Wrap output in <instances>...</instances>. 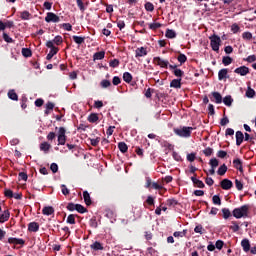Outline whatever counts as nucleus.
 <instances>
[{
  "label": "nucleus",
  "mask_w": 256,
  "mask_h": 256,
  "mask_svg": "<svg viewBox=\"0 0 256 256\" xmlns=\"http://www.w3.org/2000/svg\"><path fill=\"white\" fill-rule=\"evenodd\" d=\"M225 173H227V166L223 164L218 169V175H225Z\"/></svg>",
  "instance_id": "e433bc0d"
},
{
  "label": "nucleus",
  "mask_w": 256,
  "mask_h": 256,
  "mask_svg": "<svg viewBox=\"0 0 256 256\" xmlns=\"http://www.w3.org/2000/svg\"><path fill=\"white\" fill-rule=\"evenodd\" d=\"M51 149V144L47 142H43L40 144V150L44 153H49V150Z\"/></svg>",
  "instance_id": "a211bd4d"
},
{
  "label": "nucleus",
  "mask_w": 256,
  "mask_h": 256,
  "mask_svg": "<svg viewBox=\"0 0 256 256\" xmlns=\"http://www.w3.org/2000/svg\"><path fill=\"white\" fill-rule=\"evenodd\" d=\"M145 9H146V11H154L155 6H153V3L147 2L145 4Z\"/></svg>",
  "instance_id": "09e8293b"
},
{
  "label": "nucleus",
  "mask_w": 256,
  "mask_h": 256,
  "mask_svg": "<svg viewBox=\"0 0 256 256\" xmlns=\"http://www.w3.org/2000/svg\"><path fill=\"white\" fill-rule=\"evenodd\" d=\"M8 243L11 245H25V240L21 238H8Z\"/></svg>",
  "instance_id": "1a4fd4ad"
},
{
  "label": "nucleus",
  "mask_w": 256,
  "mask_h": 256,
  "mask_svg": "<svg viewBox=\"0 0 256 256\" xmlns=\"http://www.w3.org/2000/svg\"><path fill=\"white\" fill-rule=\"evenodd\" d=\"M191 180L194 183V185L198 186L200 189H203V187H205L203 181L197 179L196 177H192Z\"/></svg>",
  "instance_id": "4be33fe9"
},
{
  "label": "nucleus",
  "mask_w": 256,
  "mask_h": 256,
  "mask_svg": "<svg viewBox=\"0 0 256 256\" xmlns=\"http://www.w3.org/2000/svg\"><path fill=\"white\" fill-rule=\"evenodd\" d=\"M243 139H245V136L243 135V132L237 131L236 132V145H241L243 143Z\"/></svg>",
  "instance_id": "ddd939ff"
},
{
  "label": "nucleus",
  "mask_w": 256,
  "mask_h": 256,
  "mask_svg": "<svg viewBox=\"0 0 256 256\" xmlns=\"http://www.w3.org/2000/svg\"><path fill=\"white\" fill-rule=\"evenodd\" d=\"M222 63L227 67V65H231L233 63V58L229 56H224L222 59Z\"/></svg>",
  "instance_id": "cd10ccee"
},
{
  "label": "nucleus",
  "mask_w": 256,
  "mask_h": 256,
  "mask_svg": "<svg viewBox=\"0 0 256 256\" xmlns=\"http://www.w3.org/2000/svg\"><path fill=\"white\" fill-rule=\"evenodd\" d=\"M153 63L162 67V69H167V67H169V61L163 60L161 57H154Z\"/></svg>",
  "instance_id": "39448f33"
},
{
  "label": "nucleus",
  "mask_w": 256,
  "mask_h": 256,
  "mask_svg": "<svg viewBox=\"0 0 256 256\" xmlns=\"http://www.w3.org/2000/svg\"><path fill=\"white\" fill-rule=\"evenodd\" d=\"M242 39H244V41H251V39H253V34L251 32H244L242 34Z\"/></svg>",
  "instance_id": "c756f323"
},
{
  "label": "nucleus",
  "mask_w": 256,
  "mask_h": 256,
  "mask_svg": "<svg viewBox=\"0 0 256 256\" xmlns=\"http://www.w3.org/2000/svg\"><path fill=\"white\" fill-rule=\"evenodd\" d=\"M63 29H65V31H71V29H73V26H71L70 23H64L62 24Z\"/></svg>",
  "instance_id": "bf43d9fd"
},
{
  "label": "nucleus",
  "mask_w": 256,
  "mask_h": 256,
  "mask_svg": "<svg viewBox=\"0 0 256 256\" xmlns=\"http://www.w3.org/2000/svg\"><path fill=\"white\" fill-rule=\"evenodd\" d=\"M101 87H103V89H107V87H111V82L109 80H102Z\"/></svg>",
  "instance_id": "49530a36"
},
{
  "label": "nucleus",
  "mask_w": 256,
  "mask_h": 256,
  "mask_svg": "<svg viewBox=\"0 0 256 256\" xmlns=\"http://www.w3.org/2000/svg\"><path fill=\"white\" fill-rule=\"evenodd\" d=\"M19 180L20 181H27V175L25 174V172H20L19 173Z\"/></svg>",
  "instance_id": "e2e57ef3"
},
{
  "label": "nucleus",
  "mask_w": 256,
  "mask_h": 256,
  "mask_svg": "<svg viewBox=\"0 0 256 256\" xmlns=\"http://www.w3.org/2000/svg\"><path fill=\"white\" fill-rule=\"evenodd\" d=\"M110 67H119V60L114 59L109 63Z\"/></svg>",
  "instance_id": "680f3d73"
},
{
  "label": "nucleus",
  "mask_w": 256,
  "mask_h": 256,
  "mask_svg": "<svg viewBox=\"0 0 256 256\" xmlns=\"http://www.w3.org/2000/svg\"><path fill=\"white\" fill-rule=\"evenodd\" d=\"M28 231L36 233V231H39V224L37 222H31L28 225Z\"/></svg>",
  "instance_id": "4468645a"
},
{
  "label": "nucleus",
  "mask_w": 256,
  "mask_h": 256,
  "mask_svg": "<svg viewBox=\"0 0 256 256\" xmlns=\"http://www.w3.org/2000/svg\"><path fill=\"white\" fill-rule=\"evenodd\" d=\"M91 249H94L95 251H99L103 249V246H101V243L95 242L91 245Z\"/></svg>",
  "instance_id": "58836bf2"
},
{
  "label": "nucleus",
  "mask_w": 256,
  "mask_h": 256,
  "mask_svg": "<svg viewBox=\"0 0 256 256\" xmlns=\"http://www.w3.org/2000/svg\"><path fill=\"white\" fill-rule=\"evenodd\" d=\"M233 163H234V167L236 169H238V171H240V173H243V164L241 163V160L240 159H235L233 161Z\"/></svg>",
  "instance_id": "aec40b11"
},
{
  "label": "nucleus",
  "mask_w": 256,
  "mask_h": 256,
  "mask_svg": "<svg viewBox=\"0 0 256 256\" xmlns=\"http://www.w3.org/2000/svg\"><path fill=\"white\" fill-rule=\"evenodd\" d=\"M210 39V45L212 49L216 52L219 53V47H221V37L217 35H212L209 37Z\"/></svg>",
  "instance_id": "7ed1b4c3"
},
{
  "label": "nucleus",
  "mask_w": 256,
  "mask_h": 256,
  "mask_svg": "<svg viewBox=\"0 0 256 256\" xmlns=\"http://www.w3.org/2000/svg\"><path fill=\"white\" fill-rule=\"evenodd\" d=\"M245 61H247L248 63H255L256 61V56L255 55H250L248 56Z\"/></svg>",
  "instance_id": "5fc2aeb1"
},
{
  "label": "nucleus",
  "mask_w": 256,
  "mask_h": 256,
  "mask_svg": "<svg viewBox=\"0 0 256 256\" xmlns=\"http://www.w3.org/2000/svg\"><path fill=\"white\" fill-rule=\"evenodd\" d=\"M46 23H59L60 18L53 12L47 13V16L45 17Z\"/></svg>",
  "instance_id": "423d86ee"
},
{
  "label": "nucleus",
  "mask_w": 256,
  "mask_h": 256,
  "mask_svg": "<svg viewBox=\"0 0 256 256\" xmlns=\"http://www.w3.org/2000/svg\"><path fill=\"white\" fill-rule=\"evenodd\" d=\"M228 73H229V71L226 68L221 69L218 72V79H219V81H223V79H227V74Z\"/></svg>",
  "instance_id": "9b49d317"
},
{
  "label": "nucleus",
  "mask_w": 256,
  "mask_h": 256,
  "mask_svg": "<svg viewBox=\"0 0 256 256\" xmlns=\"http://www.w3.org/2000/svg\"><path fill=\"white\" fill-rule=\"evenodd\" d=\"M172 157L175 159V161H181V155H179L177 152H173Z\"/></svg>",
  "instance_id": "0e129e2a"
},
{
  "label": "nucleus",
  "mask_w": 256,
  "mask_h": 256,
  "mask_svg": "<svg viewBox=\"0 0 256 256\" xmlns=\"http://www.w3.org/2000/svg\"><path fill=\"white\" fill-rule=\"evenodd\" d=\"M159 27H161V23L159 22H154L149 24V29H151L152 31L159 29Z\"/></svg>",
  "instance_id": "c9c22d12"
},
{
  "label": "nucleus",
  "mask_w": 256,
  "mask_h": 256,
  "mask_svg": "<svg viewBox=\"0 0 256 256\" xmlns=\"http://www.w3.org/2000/svg\"><path fill=\"white\" fill-rule=\"evenodd\" d=\"M50 169L52 173H57V171H59V166L57 165V163H52Z\"/></svg>",
  "instance_id": "603ef678"
},
{
  "label": "nucleus",
  "mask_w": 256,
  "mask_h": 256,
  "mask_svg": "<svg viewBox=\"0 0 256 256\" xmlns=\"http://www.w3.org/2000/svg\"><path fill=\"white\" fill-rule=\"evenodd\" d=\"M88 121L89 123H97V121H99V116H97V114H90Z\"/></svg>",
  "instance_id": "473e14b6"
},
{
  "label": "nucleus",
  "mask_w": 256,
  "mask_h": 256,
  "mask_svg": "<svg viewBox=\"0 0 256 256\" xmlns=\"http://www.w3.org/2000/svg\"><path fill=\"white\" fill-rule=\"evenodd\" d=\"M220 185H221L222 189H224V191H229V189H231V187H233V182L229 179H223L220 182Z\"/></svg>",
  "instance_id": "0eeeda50"
},
{
  "label": "nucleus",
  "mask_w": 256,
  "mask_h": 256,
  "mask_svg": "<svg viewBox=\"0 0 256 256\" xmlns=\"http://www.w3.org/2000/svg\"><path fill=\"white\" fill-rule=\"evenodd\" d=\"M213 97L216 101V103H223V97L221 96V94L219 92H214L213 94Z\"/></svg>",
  "instance_id": "bb28decb"
},
{
  "label": "nucleus",
  "mask_w": 256,
  "mask_h": 256,
  "mask_svg": "<svg viewBox=\"0 0 256 256\" xmlns=\"http://www.w3.org/2000/svg\"><path fill=\"white\" fill-rule=\"evenodd\" d=\"M241 246L243 247V250L246 253L249 252L251 249V244L249 243V240H247V239L242 240Z\"/></svg>",
  "instance_id": "dca6fc26"
},
{
  "label": "nucleus",
  "mask_w": 256,
  "mask_h": 256,
  "mask_svg": "<svg viewBox=\"0 0 256 256\" xmlns=\"http://www.w3.org/2000/svg\"><path fill=\"white\" fill-rule=\"evenodd\" d=\"M178 61H179V63H181V65H183V63H185V61H187V56H185V54H180L178 56Z\"/></svg>",
  "instance_id": "8fccbe9b"
},
{
  "label": "nucleus",
  "mask_w": 256,
  "mask_h": 256,
  "mask_svg": "<svg viewBox=\"0 0 256 256\" xmlns=\"http://www.w3.org/2000/svg\"><path fill=\"white\" fill-rule=\"evenodd\" d=\"M231 31L232 33H239V31H241V28L237 24H232Z\"/></svg>",
  "instance_id": "de8ad7c7"
},
{
  "label": "nucleus",
  "mask_w": 256,
  "mask_h": 256,
  "mask_svg": "<svg viewBox=\"0 0 256 256\" xmlns=\"http://www.w3.org/2000/svg\"><path fill=\"white\" fill-rule=\"evenodd\" d=\"M246 97L253 99L255 97V90H253L251 87H248L246 91Z\"/></svg>",
  "instance_id": "2f4dec72"
},
{
  "label": "nucleus",
  "mask_w": 256,
  "mask_h": 256,
  "mask_svg": "<svg viewBox=\"0 0 256 256\" xmlns=\"http://www.w3.org/2000/svg\"><path fill=\"white\" fill-rule=\"evenodd\" d=\"M223 245H225V243L221 240L216 241L215 247L216 249H219V251H221V249H223Z\"/></svg>",
  "instance_id": "3c124183"
},
{
  "label": "nucleus",
  "mask_w": 256,
  "mask_h": 256,
  "mask_svg": "<svg viewBox=\"0 0 256 256\" xmlns=\"http://www.w3.org/2000/svg\"><path fill=\"white\" fill-rule=\"evenodd\" d=\"M76 211H78V213H85V207L80 204H76Z\"/></svg>",
  "instance_id": "13d9d810"
},
{
  "label": "nucleus",
  "mask_w": 256,
  "mask_h": 256,
  "mask_svg": "<svg viewBox=\"0 0 256 256\" xmlns=\"http://www.w3.org/2000/svg\"><path fill=\"white\" fill-rule=\"evenodd\" d=\"M30 18L31 14L29 13V11L21 12V19H23L24 21H29Z\"/></svg>",
  "instance_id": "f704fd0d"
},
{
  "label": "nucleus",
  "mask_w": 256,
  "mask_h": 256,
  "mask_svg": "<svg viewBox=\"0 0 256 256\" xmlns=\"http://www.w3.org/2000/svg\"><path fill=\"white\" fill-rule=\"evenodd\" d=\"M9 99H12V101H17L19 97L17 96V93H15V90H10L8 92Z\"/></svg>",
  "instance_id": "c85d7f7f"
},
{
  "label": "nucleus",
  "mask_w": 256,
  "mask_h": 256,
  "mask_svg": "<svg viewBox=\"0 0 256 256\" xmlns=\"http://www.w3.org/2000/svg\"><path fill=\"white\" fill-rule=\"evenodd\" d=\"M65 133H67V130H65L63 127H60L58 130V145H65L67 142V136Z\"/></svg>",
  "instance_id": "20e7f679"
},
{
  "label": "nucleus",
  "mask_w": 256,
  "mask_h": 256,
  "mask_svg": "<svg viewBox=\"0 0 256 256\" xmlns=\"http://www.w3.org/2000/svg\"><path fill=\"white\" fill-rule=\"evenodd\" d=\"M101 59H105V52H96L93 55V61H101Z\"/></svg>",
  "instance_id": "6ab92c4d"
},
{
  "label": "nucleus",
  "mask_w": 256,
  "mask_h": 256,
  "mask_svg": "<svg viewBox=\"0 0 256 256\" xmlns=\"http://www.w3.org/2000/svg\"><path fill=\"white\" fill-rule=\"evenodd\" d=\"M52 41L55 45H61L63 43V38L61 36H56Z\"/></svg>",
  "instance_id": "a19ab883"
},
{
  "label": "nucleus",
  "mask_w": 256,
  "mask_h": 256,
  "mask_svg": "<svg viewBox=\"0 0 256 256\" xmlns=\"http://www.w3.org/2000/svg\"><path fill=\"white\" fill-rule=\"evenodd\" d=\"M63 195H69V190L65 184L61 185Z\"/></svg>",
  "instance_id": "69168bd1"
},
{
  "label": "nucleus",
  "mask_w": 256,
  "mask_h": 256,
  "mask_svg": "<svg viewBox=\"0 0 256 256\" xmlns=\"http://www.w3.org/2000/svg\"><path fill=\"white\" fill-rule=\"evenodd\" d=\"M170 87H173L174 89H181V78L172 80Z\"/></svg>",
  "instance_id": "f3484780"
},
{
  "label": "nucleus",
  "mask_w": 256,
  "mask_h": 256,
  "mask_svg": "<svg viewBox=\"0 0 256 256\" xmlns=\"http://www.w3.org/2000/svg\"><path fill=\"white\" fill-rule=\"evenodd\" d=\"M135 57H145V55H147V48L145 47H140V48H137L135 50Z\"/></svg>",
  "instance_id": "9d476101"
},
{
  "label": "nucleus",
  "mask_w": 256,
  "mask_h": 256,
  "mask_svg": "<svg viewBox=\"0 0 256 256\" xmlns=\"http://www.w3.org/2000/svg\"><path fill=\"white\" fill-rule=\"evenodd\" d=\"M58 51H59V48H53V49H51L50 52L48 53L46 59H47L48 61H51V59H53V56H54V55H57Z\"/></svg>",
  "instance_id": "5701e85b"
},
{
  "label": "nucleus",
  "mask_w": 256,
  "mask_h": 256,
  "mask_svg": "<svg viewBox=\"0 0 256 256\" xmlns=\"http://www.w3.org/2000/svg\"><path fill=\"white\" fill-rule=\"evenodd\" d=\"M212 201L214 205H221V198L218 195H214Z\"/></svg>",
  "instance_id": "c03bdc74"
},
{
  "label": "nucleus",
  "mask_w": 256,
  "mask_h": 256,
  "mask_svg": "<svg viewBox=\"0 0 256 256\" xmlns=\"http://www.w3.org/2000/svg\"><path fill=\"white\" fill-rule=\"evenodd\" d=\"M174 75H175V77H181L182 75H184V73H183V71L181 69L176 68L174 70Z\"/></svg>",
  "instance_id": "6e6d98bb"
},
{
  "label": "nucleus",
  "mask_w": 256,
  "mask_h": 256,
  "mask_svg": "<svg viewBox=\"0 0 256 256\" xmlns=\"http://www.w3.org/2000/svg\"><path fill=\"white\" fill-rule=\"evenodd\" d=\"M94 107L96 109H101V107H103V101L97 100L94 102Z\"/></svg>",
  "instance_id": "052dcab7"
},
{
  "label": "nucleus",
  "mask_w": 256,
  "mask_h": 256,
  "mask_svg": "<svg viewBox=\"0 0 256 256\" xmlns=\"http://www.w3.org/2000/svg\"><path fill=\"white\" fill-rule=\"evenodd\" d=\"M248 213H249V206L247 205H244L240 208H236L233 210V215L236 219L247 217Z\"/></svg>",
  "instance_id": "f257e3e1"
},
{
  "label": "nucleus",
  "mask_w": 256,
  "mask_h": 256,
  "mask_svg": "<svg viewBox=\"0 0 256 256\" xmlns=\"http://www.w3.org/2000/svg\"><path fill=\"white\" fill-rule=\"evenodd\" d=\"M204 155H206V157H211V155H213V149L211 148H206L204 150Z\"/></svg>",
  "instance_id": "4d7b16f0"
},
{
  "label": "nucleus",
  "mask_w": 256,
  "mask_h": 256,
  "mask_svg": "<svg viewBox=\"0 0 256 256\" xmlns=\"http://www.w3.org/2000/svg\"><path fill=\"white\" fill-rule=\"evenodd\" d=\"M185 230H183L182 232H174V237H185Z\"/></svg>",
  "instance_id": "338daca9"
},
{
  "label": "nucleus",
  "mask_w": 256,
  "mask_h": 256,
  "mask_svg": "<svg viewBox=\"0 0 256 256\" xmlns=\"http://www.w3.org/2000/svg\"><path fill=\"white\" fill-rule=\"evenodd\" d=\"M166 37H167V39H175L177 37V33L175 32V30L167 29Z\"/></svg>",
  "instance_id": "412c9836"
},
{
  "label": "nucleus",
  "mask_w": 256,
  "mask_h": 256,
  "mask_svg": "<svg viewBox=\"0 0 256 256\" xmlns=\"http://www.w3.org/2000/svg\"><path fill=\"white\" fill-rule=\"evenodd\" d=\"M234 73H237L238 75H241L242 77H245V75H247L249 73V68L246 66H242V67L236 68L234 70Z\"/></svg>",
  "instance_id": "6e6552de"
},
{
  "label": "nucleus",
  "mask_w": 256,
  "mask_h": 256,
  "mask_svg": "<svg viewBox=\"0 0 256 256\" xmlns=\"http://www.w3.org/2000/svg\"><path fill=\"white\" fill-rule=\"evenodd\" d=\"M223 103H224V105H227V107H231V105L233 103V98H231V96H226L223 99Z\"/></svg>",
  "instance_id": "7c9ffc66"
},
{
  "label": "nucleus",
  "mask_w": 256,
  "mask_h": 256,
  "mask_svg": "<svg viewBox=\"0 0 256 256\" xmlns=\"http://www.w3.org/2000/svg\"><path fill=\"white\" fill-rule=\"evenodd\" d=\"M210 165L213 169H215L216 167H219V161L216 158H213L210 160Z\"/></svg>",
  "instance_id": "ea45409f"
},
{
  "label": "nucleus",
  "mask_w": 256,
  "mask_h": 256,
  "mask_svg": "<svg viewBox=\"0 0 256 256\" xmlns=\"http://www.w3.org/2000/svg\"><path fill=\"white\" fill-rule=\"evenodd\" d=\"M83 197L86 205H91V195H89V192L84 191L83 192Z\"/></svg>",
  "instance_id": "b1692460"
},
{
  "label": "nucleus",
  "mask_w": 256,
  "mask_h": 256,
  "mask_svg": "<svg viewBox=\"0 0 256 256\" xmlns=\"http://www.w3.org/2000/svg\"><path fill=\"white\" fill-rule=\"evenodd\" d=\"M193 131V127H182L175 128L174 133L178 135V137H191V132Z\"/></svg>",
  "instance_id": "f03ea898"
},
{
  "label": "nucleus",
  "mask_w": 256,
  "mask_h": 256,
  "mask_svg": "<svg viewBox=\"0 0 256 256\" xmlns=\"http://www.w3.org/2000/svg\"><path fill=\"white\" fill-rule=\"evenodd\" d=\"M118 149L121 151V153H127V144L125 142L118 143Z\"/></svg>",
  "instance_id": "393cba45"
},
{
  "label": "nucleus",
  "mask_w": 256,
  "mask_h": 256,
  "mask_svg": "<svg viewBox=\"0 0 256 256\" xmlns=\"http://www.w3.org/2000/svg\"><path fill=\"white\" fill-rule=\"evenodd\" d=\"M235 185L236 188L238 189V191H243V182H241V180H235Z\"/></svg>",
  "instance_id": "a18cd8bd"
},
{
  "label": "nucleus",
  "mask_w": 256,
  "mask_h": 256,
  "mask_svg": "<svg viewBox=\"0 0 256 256\" xmlns=\"http://www.w3.org/2000/svg\"><path fill=\"white\" fill-rule=\"evenodd\" d=\"M222 213L224 215V219H229V217L231 216V212L229 211V209H222Z\"/></svg>",
  "instance_id": "864d4df0"
},
{
  "label": "nucleus",
  "mask_w": 256,
  "mask_h": 256,
  "mask_svg": "<svg viewBox=\"0 0 256 256\" xmlns=\"http://www.w3.org/2000/svg\"><path fill=\"white\" fill-rule=\"evenodd\" d=\"M43 215H53L55 213V209L52 206H46L42 210Z\"/></svg>",
  "instance_id": "f8f14e48"
},
{
  "label": "nucleus",
  "mask_w": 256,
  "mask_h": 256,
  "mask_svg": "<svg viewBox=\"0 0 256 256\" xmlns=\"http://www.w3.org/2000/svg\"><path fill=\"white\" fill-rule=\"evenodd\" d=\"M22 55L24 57H31V50L29 48H23L22 49Z\"/></svg>",
  "instance_id": "37998d69"
},
{
  "label": "nucleus",
  "mask_w": 256,
  "mask_h": 256,
  "mask_svg": "<svg viewBox=\"0 0 256 256\" xmlns=\"http://www.w3.org/2000/svg\"><path fill=\"white\" fill-rule=\"evenodd\" d=\"M123 79L126 83H131V81H133V76L131 75V73L125 72L123 74Z\"/></svg>",
  "instance_id": "a878e982"
},
{
  "label": "nucleus",
  "mask_w": 256,
  "mask_h": 256,
  "mask_svg": "<svg viewBox=\"0 0 256 256\" xmlns=\"http://www.w3.org/2000/svg\"><path fill=\"white\" fill-rule=\"evenodd\" d=\"M187 161H190L191 163L192 161H195V153L188 154Z\"/></svg>",
  "instance_id": "774afa93"
},
{
  "label": "nucleus",
  "mask_w": 256,
  "mask_h": 256,
  "mask_svg": "<svg viewBox=\"0 0 256 256\" xmlns=\"http://www.w3.org/2000/svg\"><path fill=\"white\" fill-rule=\"evenodd\" d=\"M73 40L77 43V45H81V43L85 42V38L80 36H73Z\"/></svg>",
  "instance_id": "4c0bfd02"
},
{
  "label": "nucleus",
  "mask_w": 256,
  "mask_h": 256,
  "mask_svg": "<svg viewBox=\"0 0 256 256\" xmlns=\"http://www.w3.org/2000/svg\"><path fill=\"white\" fill-rule=\"evenodd\" d=\"M10 216L11 214L9 213V210H5L0 216V223H5V221H9Z\"/></svg>",
  "instance_id": "2eb2a0df"
},
{
  "label": "nucleus",
  "mask_w": 256,
  "mask_h": 256,
  "mask_svg": "<svg viewBox=\"0 0 256 256\" xmlns=\"http://www.w3.org/2000/svg\"><path fill=\"white\" fill-rule=\"evenodd\" d=\"M67 223H69L70 225H75V215L70 214V215L67 217Z\"/></svg>",
  "instance_id": "79ce46f5"
},
{
  "label": "nucleus",
  "mask_w": 256,
  "mask_h": 256,
  "mask_svg": "<svg viewBox=\"0 0 256 256\" xmlns=\"http://www.w3.org/2000/svg\"><path fill=\"white\" fill-rule=\"evenodd\" d=\"M54 107H55V104H53V103H51V102H48V103L46 104L45 114H46V115H49L50 111H53Z\"/></svg>",
  "instance_id": "72a5a7b5"
}]
</instances>
